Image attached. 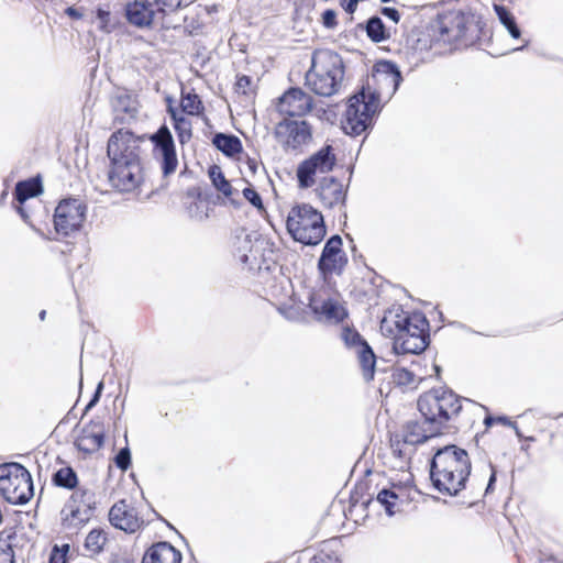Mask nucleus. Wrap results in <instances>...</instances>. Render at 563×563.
Instances as JSON below:
<instances>
[{"mask_svg":"<svg viewBox=\"0 0 563 563\" xmlns=\"http://www.w3.org/2000/svg\"><path fill=\"white\" fill-rule=\"evenodd\" d=\"M372 77L378 89L371 88L367 84L347 101L342 121L346 134L357 136L365 132L372 125L374 115L380 110L382 97L390 98L402 80L398 66L389 60L377 63Z\"/></svg>","mask_w":563,"mask_h":563,"instance_id":"f257e3e1","label":"nucleus"},{"mask_svg":"<svg viewBox=\"0 0 563 563\" xmlns=\"http://www.w3.org/2000/svg\"><path fill=\"white\" fill-rule=\"evenodd\" d=\"M380 331L394 336V351L397 354H420L429 344V322L421 313L388 311Z\"/></svg>","mask_w":563,"mask_h":563,"instance_id":"f03ea898","label":"nucleus"},{"mask_svg":"<svg viewBox=\"0 0 563 563\" xmlns=\"http://www.w3.org/2000/svg\"><path fill=\"white\" fill-rule=\"evenodd\" d=\"M471 474V461L465 450L455 445L439 449L430 466L433 487L444 493H460Z\"/></svg>","mask_w":563,"mask_h":563,"instance_id":"7ed1b4c3","label":"nucleus"},{"mask_svg":"<svg viewBox=\"0 0 563 563\" xmlns=\"http://www.w3.org/2000/svg\"><path fill=\"white\" fill-rule=\"evenodd\" d=\"M338 503H333L331 508H340L345 519L355 525L363 522L371 510L379 511L384 509L388 517L409 511L410 504L413 501L410 495H343Z\"/></svg>","mask_w":563,"mask_h":563,"instance_id":"20e7f679","label":"nucleus"},{"mask_svg":"<svg viewBox=\"0 0 563 563\" xmlns=\"http://www.w3.org/2000/svg\"><path fill=\"white\" fill-rule=\"evenodd\" d=\"M344 78L342 57L332 51L313 53L311 68L306 74V85L316 95L330 97L339 92Z\"/></svg>","mask_w":563,"mask_h":563,"instance_id":"39448f33","label":"nucleus"},{"mask_svg":"<svg viewBox=\"0 0 563 563\" xmlns=\"http://www.w3.org/2000/svg\"><path fill=\"white\" fill-rule=\"evenodd\" d=\"M418 409L424 418V423L441 431L448 421L460 413L462 405L455 393L440 387L422 394L418 399Z\"/></svg>","mask_w":563,"mask_h":563,"instance_id":"423d86ee","label":"nucleus"},{"mask_svg":"<svg viewBox=\"0 0 563 563\" xmlns=\"http://www.w3.org/2000/svg\"><path fill=\"white\" fill-rule=\"evenodd\" d=\"M286 227L291 238L305 245H317L325 235L322 214L307 203L297 205L290 209Z\"/></svg>","mask_w":563,"mask_h":563,"instance_id":"0eeeda50","label":"nucleus"},{"mask_svg":"<svg viewBox=\"0 0 563 563\" xmlns=\"http://www.w3.org/2000/svg\"><path fill=\"white\" fill-rule=\"evenodd\" d=\"M87 216V205L80 199H63L55 208L54 229L62 236H70L81 230Z\"/></svg>","mask_w":563,"mask_h":563,"instance_id":"6e6552de","label":"nucleus"},{"mask_svg":"<svg viewBox=\"0 0 563 563\" xmlns=\"http://www.w3.org/2000/svg\"><path fill=\"white\" fill-rule=\"evenodd\" d=\"M336 165V155L331 145H324L297 167V180L300 188H310L314 185V177L328 174Z\"/></svg>","mask_w":563,"mask_h":563,"instance_id":"1a4fd4ad","label":"nucleus"},{"mask_svg":"<svg viewBox=\"0 0 563 563\" xmlns=\"http://www.w3.org/2000/svg\"><path fill=\"white\" fill-rule=\"evenodd\" d=\"M141 143L142 139L132 132L118 130L108 141L107 154L110 163H141Z\"/></svg>","mask_w":563,"mask_h":563,"instance_id":"9d476101","label":"nucleus"},{"mask_svg":"<svg viewBox=\"0 0 563 563\" xmlns=\"http://www.w3.org/2000/svg\"><path fill=\"white\" fill-rule=\"evenodd\" d=\"M308 307L316 321L324 324H338L347 317L343 302L327 291L310 295Z\"/></svg>","mask_w":563,"mask_h":563,"instance_id":"9b49d317","label":"nucleus"},{"mask_svg":"<svg viewBox=\"0 0 563 563\" xmlns=\"http://www.w3.org/2000/svg\"><path fill=\"white\" fill-rule=\"evenodd\" d=\"M275 134L286 152L300 151L312 140L311 126L303 120H285L276 126Z\"/></svg>","mask_w":563,"mask_h":563,"instance_id":"f8f14e48","label":"nucleus"},{"mask_svg":"<svg viewBox=\"0 0 563 563\" xmlns=\"http://www.w3.org/2000/svg\"><path fill=\"white\" fill-rule=\"evenodd\" d=\"M153 143V157L159 163L165 177L174 174L178 166L175 143L169 129L162 125L150 137Z\"/></svg>","mask_w":563,"mask_h":563,"instance_id":"ddd939ff","label":"nucleus"},{"mask_svg":"<svg viewBox=\"0 0 563 563\" xmlns=\"http://www.w3.org/2000/svg\"><path fill=\"white\" fill-rule=\"evenodd\" d=\"M340 338L344 345L357 355L365 380H372L376 364V356L372 347L355 329L350 327L342 328Z\"/></svg>","mask_w":563,"mask_h":563,"instance_id":"4468645a","label":"nucleus"},{"mask_svg":"<svg viewBox=\"0 0 563 563\" xmlns=\"http://www.w3.org/2000/svg\"><path fill=\"white\" fill-rule=\"evenodd\" d=\"M95 500L91 495H70L60 511L62 525L67 529L87 523L93 516Z\"/></svg>","mask_w":563,"mask_h":563,"instance_id":"2eb2a0df","label":"nucleus"},{"mask_svg":"<svg viewBox=\"0 0 563 563\" xmlns=\"http://www.w3.org/2000/svg\"><path fill=\"white\" fill-rule=\"evenodd\" d=\"M0 493H34L30 472L19 463L0 464Z\"/></svg>","mask_w":563,"mask_h":563,"instance_id":"dca6fc26","label":"nucleus"},{"mask_svg":"<svg viewBox=\"0 0 563 563\" xmlns=\"http://www.w3.org/2000/svg\"><path fill=\"white\" fill-rule=\"evenodd\" d=\"M108 178L117 190L130 192L142 183L141 163H110Z\"/></svg>","mask_w":563,"mask_h":563,"instance_id":"f3484780","label":"nucleus"},{"mask_svg":"<svg viewBox=\"0 0 563 563\" xmlns=\"http://www.w3.org/2000/svg\"><path fill=\"white\" fill-rule=\"evenodd\" d=\"M347 264L346 254L342 250L340 235L331 236L323 246L318 262V268L322 275H341Z\"/></svg>","mask_w":563,"mask_h":563,"instance_id":"a211bd4d","label":"nucleus"},{"mask_svg":"<svg viewBox=\"0 0 563 563\" xmlns=\"http://www.w3.org/2000/svg\"><path fill=\"white\" fill-rule=\"evenodd\" d=\"M110 523L126 533L136 532L143 525V519L137 510L125 499L115 503L109 511Z\"/></svg>","mask_w":563,"mask_h":563,"instance_id":"6ab92c4d","label":"nucleus"},{"mask_svg":"<svg viewBox=\"0 0 563 563\" xmlns=\"http://www.w3.org/2000/svg\"><path fill=\"white\" fill-rule=\"evenodd\" d=\"M312 99L300 88H290L279 99L277 110L288 117H301L310 111Z\"/></svg>","mask_w":563,"mask_h":563,"instance_id":"aec40b11","label":"nucleus"},{"mask_svg":"<svg viewBox=\"0 0 563 563\" xmlns=\"http://www.w3.org/2000/svg\"><path fill=\"white\" fill-rule=\"evenodd\" d=\"M472 18L461 11L452 12L440 22V33L445 41H463L466 38Z\"/></svg>","mask_w":563,"mask_h":563,"instance_id":"412c9836","label":"nucleus"},{"mask_svg":"<svg viewBox=\"0 0 563 563\" xmlns=\"http://www.w3.org/2000/svg\"><path fill=\"white\" fill-rule=\"evenodd\" d=\"M104 442V426L100 419L91 420L76 439V446L85 453L97 452Z\"/></svg>","mask_w":563,"mask_h":563,"instance_id":"4be33fe9","label":"nucleus"},{"mask_svg":"<svg viewBox=\"0 0 563 563\" xmlns=\"http://www.w3.org/2000/svg\"><path fill=\"white\" fill-rule=\"evenodd\" d=\"M183 554L167 541L152 544L143 555L142 563H181Z\"/></svg>","mask_w":563,"mask_h":563,"instance_id":"5701e85b","label":"nucleus"},{"mask_svg":"<svg viewBox=\"0 0 563 563\" xmlns=\"http://www.w3.org/2000/svg\"><path fill=\"white\" fill-rule=\"evenodd\" d=\"M234 239V251L240 262L254 263V257L249 254L253 251H263V240L256 233H247L245 230H240Z\"/></svg>","mask_w":563,"mask_h":563,"instance_id":"b1692460","label":"nucleus"},{"mask_svg":"<svg viewBox=\"0 0 563 563\" xmlns=\"http://www.w3.org/2000/svg\"><path fill=\"white\" fill-rule=\"evenodd\" d=\"M440 433L435 427H430L428 423L420 421H408L404 427L401 440L402 445L415 446L417 444L426 442L428 439Z\"/></svg>","mask_w":563,"mask_h":563,"instance_id":"393cba45","label":"nucleus"},{"mask_svg":"<svg viewBox=\"0 0 563 563\" xmlns=\"http://www.w3.org/2000/svg\"><path fill=\"white\" fill-rule=\"evenodd\" d=\"M153 4L144 1H134L125 7V16L129 23L137 27L151 26L154 19Z\"/></svg>","mask_w":563,"mask_h":563,"instance_id":"a878e982","label":"nucleus"},{"mask_svg":"<svg viewBox=\"0 0 563 563\" xmlns=\"http://www.w3.org/2000/svg\"><path fill=\"white\" fill-rule=\"evenodd\" d=\"M319 197L330 208L342 203L345 200L343 185L334 178L324 179L319 187Z\"/></svg>","mask_w":563,"mask_h":563,"instance_id":"bb28decb","label":"nucleus"},{"mask_svg":"<svg viewBox=\"0 0 563 563\" xmlns=\"http://www.w3.org/2000/svg\"><path fill=\"white\" fill-rule=\"evenodd\" d=\"M112 108L115 113V120L126 122L134 119L137 113V102L130 95L122 92L112 99Z\"/></svg>","mask_w":563,"mask_h":563,"instance_id":"cd10ccee","label":"nucleus"},{"mask_svg":"<svg viewBox=\"0 0 563 563\" xmlns=\"http://www.w3.org/2000/svg\"><path fill=\"white\" fill-rule=\"evenodd\" d=\"M212 144L229 157L240 154L243 148L241 140L233 134L216 133L212 137Z\"/></svg>","mask_w":563,"mask_h":563,"instance_id":"c85d7f7f","label":"nucleus"},{"mask_svg":"<svg viewBox=\"0 0 563 563\" xmlns=\"http://www.w3.org/2000/svg\"><path fill=\"white\" fill-rule=\"evenodd\" d=\"M366 34L374 43H380L390 37L391 27L386 26L377 15L371 16L365 25Z\"/></svg>","mask_w":563,"mask_h":563,"instance_id":"c756f323","label":"nucleus"},{"mask_svg":"<svg viewBox=\"0 0 563 563\" xmlns=\"http://www.w3.org/2000/svg\"><path fill=\"white\" fill-rule=\"evenodd\" d=\"M16 538L14 528L4 529L0 532V563H15L13 540Z\"/></svg>","mask_w":563,"mask_h":563,"instance_id":"7c9ffc66","label":"nucleus"},{"mask_svg":"<svg viewBox=\"0 0 563 563\" xmlns=\"http://www.w3.org/2000/svg\"><path fill=\"white\" fill-rule=\"evenodd\" d=\"M42 192V184L37 179L19 181L15 186L14 196L20 205Z\"/></svg>","mask_w":563,"mask_h":563,"instance_id":"2f4dec72","label":"nucleus"},{"mask_svg":"<svg viewBox=\"0 0 563 563\" xmlns=\"http://www.w3.org/2000/svg\"><path fill=\"white\" fill-rule=\"evenodd\" d=\"M494 11L500 22V24L507 30L508 34L518 40L521 35V31L517 24L514 14L501 4H494Z\"/></svg>","mask_w":563,"mask_h":563,"instance_id":"473e14b6","label":"nucleus"},{"mask_svg":"<svg viewBox=\"0 0 563 563\" xmlns=\"http://www.w3.org/2000/svg\"><path fill=\"white\" fill-rule=\"evenodd\" d=\"M168 112L172 117L174 129L177 133L178 140L185 144L191 139V121L186 117L179 114L174 108L169 107Z\"/></svg>","mask_w":563,"mask_h":563,"instance_id":"72a5a7b5","label":"nucleus"},{"mask_svg":"<svg viewBox=\"0 0 563 563\" xmlns=\"http://www.w3.org/2000/svg\"><path fill=\"white\" fill-rule=\"evenodd\" d=\"M390 488L383 487L378 493H394L393 489L410 492L415 487L413 476L410 472L402 471L390 477Z\"/></svg>","mask_w":563,"mask_h":563,"instance_id":"f704fd0d","label":"nucleus"},{"mask_svg":"<svg viewBox=\"0 0 563 563\" xmlns=\"http://www.w3.org/2000/svg\"><path fill=\"white\" fill-rule=\"evenodd\" d=\"M209 177L216 189L225 197H230L233 194L231 184L225 179L224 174L218 165H212L209 168Z\"/></svg>","mask_w":563,"mask_h":563,"instance_id":"c9c22d12","label":"nucleus"},{"mask_svg":"<svg viewBox=\"0 0 563 563\" xmlns=\"http://www.w3.org/2000/svg\"><path fill=\"white\" fill-rule=\"evenodd\" d=\"M181 110L189 115H199L203 111L202 102L197 93H181Z\"/></svg>","mask_w":563,"mask_h":563,"instance_id":"e433bc0d","label":"nucleus"},{"mask_svg":"<svg viewBox=\"0 0 563 563\" xmlns=\"http://www.w3.org/2000/svg\"><path fill=\"white\" fill-rule=\"evenodd\" d=\"M53 481L60 488L73 489L77 485V475L71 467H63L54 474Z\"/></svg>","mask_w":563,"mask_h":563,"instance_id":"4c0bfd02","label":"nucleus"},{"mask_svg":"<svg viewBox=\"0 0 563 563\" xmlns=\"http://www.w3.org/2000/svg\"><path fill=\"white\" fill-rule=\"evenodd\" d=\"M104 532L100 529H92L85 540V548L91 553H99L106 542Z\"/></svg>","mask_w":563,"mask_h":563,"instance_id":"58836bf2","label":"nucleus"},{"mask_svg":"<svg viewBox=\"0 0 563 563\" xmlns=\"http://www.w3.org/2000/svg\"><path fill=\"white\" fill-rule=\"evenodd\" d=\"M69 550L70 545L68 543L62 545L55 544L51 550L48 563H68L67 555Z\"/></svg>","mask_w":563,"mask_h":563,"instance_id":"ea45409f","label":"nucleus"},{"mask_svg":"<svg viewBox=\"0 0 563 563\" xmlns=\"http://www.w3.org/2000/svg\"><path fill=\"white\" fill-rule=\"evenodd\" d=\"M96 18L98 20V23H99V29L103 32H107V33H110L113 27H114V24L111 23V13L110 11L103 9V8H98L97 9V12H96Z\"/></svg>","mask_w":563,"mask_h":563,"instance_id":"a19ab883","label":"nucleus"},{"mask_svg":"<svg viewBox=\"0 0 563 563\" xmlns=\"http://www.w3.org/2000/svg\"><path fill=\"white\" fill-rule=\"evenodd\" d=\"M243 197L253 206L255 207L260 212L264 211V205L263 200L260 196V194L252 187H246L242 191Z\"/></svg>","mask_w":563,"mask_h":563,"instance_id":"79ce46f5","label":"nucleus"},{"mask_svg":"<svg viewBox=\"0 0 563 563\" xmlns=\"http://www.w3.org/2000/svg\"><path fill=\"white\" fill-rule=\"evenodd\" d=\"M147 3L156 5L159 12L175 11L181 5L183 0H146Z\"/></svg>","mask_w":563,"mask_h":563,"instance_id":"37998d69","label":"nucleus"},{"mask_svg":"<svg viewBox=\"0 0 563 563\" xmlns=\"http://www.w3.org/2000/svg\"><path fill=\"white\" fill-rule=\"evenodd\" d=\"M310 563H342L339 555L335 553H329L324 550L319 551L314 554L310 561Z\"/></svg>","mask_w":563,"mask_h":563,"instance_id":"c03bdc74","label":"nucleus"},{"mask_svg":"<svg viewBox=\"0 0 563 563\" xmlns=\"http://www.w3.org/2000/svg\"><path fill=\"white\" fill-rule=\"evenodd\" d=\"M115 465L125 471L131 465V452L128 446L121 449L119 453L115 455Z\"/></svg>","mask_w":563,"mask_h":563,"instance_id":"a18cd8bd","label":"nucleus"},{"mask_svg":"<svg viewBox=\"0 0 563 563\" xmlns=\"http://www.w3.org/2000/svg\"><path fill=\"white\" fill-rule=\"evenodd\" d=\"M188 213L190 218L195 220H203L208 217L205 210V203H202L201 201L191 202L188 206Z\"/></svg>","mask_w":563,"mask_h":563,"instance_id":"49530a36","label":"nucleus"},{"mask_svg":"<svg viewBox=\"0 0 563 563\" xmlns=\"http://www.w3.org/2000/svg\"><path fill=\"white\" fill-rule=\"evenodd\" d=\"M394 377L399 385H411L415 383V374L406 368H398Z\"/></svg>","mask_w":563,"mask_h":563,"instance_id":"de8ad7c7","label":"nucleus"},{"mask_svg":"<svg viewBox=\"0 0 563 563\" xmlns=\"http://www.w3.org/2000/svg\"><path fill=\"white\" fill-rule=\"evenodd\" d=\"M322 24L327 29H334L338 25L336 12L332 9H327L322 13Z\"/></svg>","mask_w":563,"mask_h":563,"instance_id":"09e8293b","label":"nucleus"},{"mask_svg":"<svg viewBox=\"0 0 563 563\" xmlns=\"http://www.w3.org/2000/svg\"><path fill=\"white\" fill-rule=\"evenodd\" d=\"M9 504L23 506L30 503L34 495H2Z\"/></svg>","mask_w":563,"mask_h":563,"instance_id":"8fccbe9b","label":"nucleus"},{"mask_svg":"<svg viewBox=\"0 0 563 563\" xmlns=\"http://www.w3.org/2000/svg\"><path fill=\"white\" fill-rule=\"evenodd\" d=\"M278 311L289 321H298L300 319L299 310L295 307H279Z\"/></svg>","mask_w":563,"mask_h":563,"instance_id":"3c124183","label":"nucleus"},{"mask_svg":"<svg viewBox=\"0 0 563 563\" xmlns=\"http://www.w3.org/2000/svg\"><path fill=\"white\" fill-rule=\"evenodd\" d=\"M380 13L389 19L394 24H397L400 20V13L395 8L384 7L382 8Z\"/></svg>","mask_w":563,"mask_h":563,"instance_id":"603ef678","label":"nucleus"},{"mask_svg":"<svg viewBox=\"0 0 563 563\" xmlns=\"http://www.w3.org/2000/svg\"><path fill=\"white\" fill-rule=\"evenodd\" d=\"M103 386H104L103 382H99L92 398L90 399V401L87 404V406L85 408V413H87L91 408H93L98 404V401L101 397V393L103 390Z\"/></svg>","mask_w":563,"mask_h":563,"instance_id":"864d4df0","label":"nucleus"},{"mask_svg":"<svg viewBox=\"0 0 563 563\" xmlns=\"http://www.w3.org/2000/svg\"><path fill=\"white\" fill-rule=\"evenodd\" d=\"M249 255L254 257V263L250 262V263H243V264L246 265L250 269H255V268L260 269L261 268L262 251H260V252L253 251Z\"/></svg>","mask_w":563,"mask_h":563,"instance_id":"5fc2aeb1","label":"nucleus"},{"mask_svg":"<svg viewBox=\"0 0 563 563\" xmlns=\"http://www.w3.org/2000/svg\"><path fill=\"white\" fill-rule=\"evenodd\" d=\"M397 438L398 437H396L395 439L391 440L393 452L398 457H405L407 455V452H406V450L400 448V441Z\"/></svg>","mask_w":563,"mask_h":563,"instance_id":"6e6d98bb","label":"nucleus"},{"mask_svg":"<svg viewBox=\"0 0 563 563\" xmlns=\"http://www.w3.org/2000/svg\"><path fill=\"white\" fill-rule=\"evenodd\" d=\"M16 211L19 212L23 221L35 230V227L32 224L31 217L27 213L26 209L23 207V205L19 203V206L16 207Z\"/></svg>","mask_w":563,"mask_h":563,"instance_id":"4d7b16f0","label":"nucleus"},{"mask_svg":"<svg viewBox=\"0 0 563 563\" xmlns=\"http://www.w3.org/2000/svg\"><path fill=\"white\" fill-rule=\"evenodd\" d=\"M252 80L249 76H241L238 78L236 86L245 92V89L251 85Z\"/></svg>","mask_w":563,"mask_h":563,"instance_id":"13d9d810","label":"nucleus"},{"mask_svg":"<svg viewBox=\"0 0 563 563\" xmlns=\"http://www.w3.org/2000/svg\"><path fill=\"white\" fill-rule=\"evenodd\" d=\"M65 13L73 18V19H81L82 18V13L79 9H76L74 7H68L66 10H65Z\"/></svg>","mask_w":563,"mask_h":563,"instance_id":"bf43d9fd","label":"nucleus"},{"mask_svg":"<svg viewBox=\"0 0 563 563\" xmlns=\"http://www.w3.org/2000/svg\"><path fill=\"white\" fill-rule=\"evenodd\" d=\"M495 481H496V472L492 468V474L489 476V481H488L487 487L484 493H492V490L494 489Z\"/></svg>","mask_w":563,"mask_h":563,"instance_id":"052dcab7","label":"nucleus"},{"mask_svg":"<svg viewBox=\"0 0 563 563\" xmlns=\"http://www.w3.org/2000/svg\"><path fill=\"white\" fill-rule=\"evenodd\" d=\"M497 420H498L499 422L504 423V424H508V426L514 427V428L516 429V433L519 435V431H518L517 427H516L511 421H509V420H508V418H506V417H499V418H497Z\"/></svg>","mask_w":563,"mask_h":563,"instance_id":"680f3d73","label":"nucleus"},{"mask_svg":"<svg viewBox=\"0 0 563 563\" xmlns=\"http://www.w3.org/2000/svg\"><path fill=\"white\" fill-rule=\"evenodd\" d=\"M495 422V419L493 417H486L484 420V423L486 427H490Z\"/></svg>","mask_w":563,"mask_h":563,"instance_id":"e2e57ef3","label":"nucleus"},{"mask_svg":"<svg viewBox=\"0 0 563 563\" xmlns=\"http://www.w3.org/2000/svg\"><path fill=\"white\" fill-rule=\"evenodd\" d=\"M40 319L43 321L45 320V317H46V311L45 310H42L38 314Z\"/></svg>","mask_w":563,"mask_h":563,"instance_id":"0e129e2a","label":"nucleus"},{"mask_svg":"<svg viewBox=\"0 0 563 563\" xmlns=\"http://www.w3.org/2000/svg\"><path fill=\"white\" fill-rule=\"evenodd\" d=\"M432 497V500L435 501V503H439L441 499L439 496L437 495H430Z\"/></svg>","mask_w":563,"mask_h":563,"instance_id":"69168bd1","label":"nucleus"},{"mask_svg":"<svg viewBox=\"0 0 563 563\" xmlns=\"http://www.w3.org/2000/svg\"><path fill=\"white\" fill-rule=\"evenodd\" d=\"M528 43H529L528 41H525V44H523L522 46H520V47L516 48L515 51H520V49H522L523 47H526V46L528 45Z\"/></svg>","mask_w":563,"mask_h":563,"instance_id":"338daca9","label":"nucleus"},{"mask_svg":"<svg viewBox=\"0 0 563 563\" xmlns=\"http://www.w3.org/2000/svg\"><path fill=\"white\" fill-rule=\"evenodd\" d=\"M443 504L449 505V506H452L454 503H453V501H450V500L444 499V500H443Z\"/></svg>","mask_w":563,"mask_h":563,"instance_id":"774afa93","label":"nucleus"}]
</instances>
